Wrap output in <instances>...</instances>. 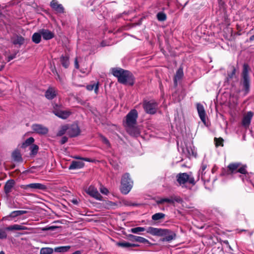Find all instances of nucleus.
Returning <instances> with one entry per match:
<instances>
[{
	"mask_svg": "<svg viewBox=\"0 0 254 254\" xmlns=\"http://www.w3.org/2000/svg\"><path fill=\"white\" fill-rule=\"evenodd\" d=\"M157 17L159 21H163L166 19L167 16L164 13L160 12L157 14Z\"/></svg>",
	"mask_w": 254,
	"mask_h": 254,
	"instance_id": "obj_42",
	"label": "nucleus"
},
{
	"mask_svg": "<svg viewBox=\"0 0 254 254\" xmlns=\"http://www.w3.org/2000/svg\"><path fill=\"white\" fill-rule=\"evenodd\" d=\"M128 237L129 238V239L132 241L138 242L143 244L149 243V241L148 240L141 237L136 236L131 234L129 235Z\"/></svg>",
	"mask_w": 254,
	"mask_h": 254,
	"instance_id": "obj_21",
	"label": "nucleus"
},
{
	"mask_svg": "<svg viewBox=\"0 0 254 254\" xmlns=\"http://www.w3.org/2000/svg\"><path fill=\"white\" fill-rule=\"evenodd\" d=\"M84 163L81 161H73L68 168L69 170L80 169L83 167Z\"/></svg>",
	"mask_w": 254,
	"mask_h": 254,
	"instance_id": "obj_22",
	"label": "nucleus"
},
{
	"mask_svg": "<svg viewBox=\"0 0 254 254\" xmlns=\"http://www.w3.org/2000/svg\"><path fill=\"white\" fill-rule=\"evenodd\" d=\"M67 133L71 137L76 136L80 133L79 127L77 125H72L70 127H68Z\"/></svg>",
	"mask_w": 254,
	"mask_h": 254,
	"instance_id": "obj_15",
	"label": "nucleus"
},
{
	"mask_svg": "<svg viewBox=\"0 0 254 254\" xmlns=\"http://www.w3.org/2000/svg\"><path fill=\"white\" fill-rule=\"evenodd\" d=\"M183 75L184 73L183 69L181 68H179L177 71L176 75L174 77V82L176 84V85H177V80L181 79L183 76Z\"/></svg>",
	"mask_w": 254,
	"mask_h": 254,
	"instance_id": "obj_31",
	"label": "nucleus"
},
{
	"mask_svg": "<svg viewBox=\"0 0 254 254\" xmlns=\"http://www.w3.org/2000/svg\"><path fill=\"white\" fill-rule=\"evenodd\" d=\"M54 252L52 248H43L40 250V254H52Z\"/></svg>",
	"mask_w": 254,
	"mask_h": 254,
	"instance_id": "obj_39",
	"label": "nucleus"
},
{
	"mask_svg": "<svg viewBox=\"0 0 254 254\" xmlns=\"http://www.w3.org/2000/svg\"><path fill=\"white\" fill-rule=\"evenodd\" d=\"M86 192L91 196L95 198V199L101 200L102 196L99 193L97 189L94 187L90 186L85 190Z\"/></svg>",
	"mask_w": 254,
	"mask_h": 254,
	"instance_id": "obj_9",
	"label": "nucleus"
},
{
	"mask_svg": "<svg viewBox=\"0 0 254 254\" xmlns=\"http://www.w3.org/2000/svg\"><path fill=\"white\" fill-rule=\"evenodd\" d=\"M101 140L102 141L103 143L107 145L108 146H110V144L107 138H106L105 136L101 135L100 136Z\"/></svg>",
	"mask_w": 254,
	"mask_h": 254,
	"instance_id": "obj_45",
	"label": "nucleus"
},
{
	"mask_svg": "<svg viewBox=\"0 0 254 254\" xmlns=\"http://www.w3.org/2000/svg\"><path fill=\"white\" fill-rule=\"evenodd\" d=\"M34 141V139L32 137H30L27 138L25 141L22 144V147L23 148H26L28 146L32 145V143Z\"/></svg>",
	"mask_w": 254,
	"mask_h": 254,
	"instance_id": "obj_37",
	"label": "nucleus"
},
{
	"mask_svg": "<svg viewBox=\"0 0 254 254\" xmlns=\"http://www.w3.org/2000/svg\"><path fill=\"white\" fill-rule=\"evenodd\" d=\"M31 128L34 132L40 135L46 134L49 131L48 128L41 124H33L31 126Z\"/></svg>",
	"mask_w": 254,
	"mask_h": 254,
	"instance_id": "obj_7",
	"label": "nucleus"
},
{
	"mask_svg": "<svg viewBox=\"0 0 254 254\" xmlns=\"http://www.w3.org/2000/svg\"><path fill=\"white\" fill-rule=\"evenodd\" d=\"M76 159H81L82 160L86 161H89V159L87 158H79V157H76Z\"/></svg>",
	"mask_w": 254,
	"mask_h": 254,
	"instance_id": "obj_56",
	"label": "nucleus"
},
{
	"mask_svg": "<svg viewBox=\"0 0 254 254\" xmlns=\"http://www.w3.org/2000/svg\"><path fill=\"white\" fill-rule=\"evenodd\" d=\"M39 147L36 144H32L30 147V150L31 151V155H35L38 151Z\"/></svg>",
	"mask_w": 254,
	"mask_h": 254,
	"instance_id": "obj_38",
	"label": "nucleus"
},
{
	"mask_svg": "<svg viewBox=\"0 0 254 254\" xmlns=\"http://www.w3.org/2000/svg\"><path fill=\"white\" fill-rule=\"evenodd\" d=\"M40 33H41L43 39L46 40L51 39L54 37V33L48 29H41Z\"/></svg>",
	"mask_w": 254,
	"mask_h": 254,
	"instance_id": "obj_19",
	"label": "nucleus"
},
{
	"mask_svg": "<svg viewBox=\"0 0 254 254\" xmlns=\"http://www.w3.org/2000/svg\"><path fill=\"white\" fill-rule=\"evenodd\" d=\"M250 40L252 41V40H254V35H252L251 37H250Z\"/></svg>",
	"mask_w": 254,
	"mask_h": 254,
	"instance_id": "obj_59",
	"label": "nucleus"
},
{
	"mask_svg": "<svg viewBox=\"0 0 254 254\" xmlns=\"http://www.w3.org/2000/svg\"><path fill=\"white\" fill-rule=\"evenodd\" d=\"M136 125H133L126 127L127 132L132 136H137L140 134L139 129Z\"/></svg>",
	"mask_w": 254,
	"mask_h": 254,
	"instance_id": "obj_14",
	"label": "nucleus"
},
{
	"mask_svg": "<svg viewBox=\"0 0 254 254\" xmlns=\"http://www.w3.org/2000/svg\"><path fill=\"white\" fill-rule=\"evenodd\" d=\"M241 165L240 163H230L227 167V174L228 175H232L238 172V169Z\"/></svg>",
	"mask_w": 254,
	"mask_h": 254,
	"instance_id": "obj_16",
	"label": "nucleus"
},
{
	"mask_svg": "<svg viewBox=\"0 0 254 254\" xmlns=\"http://www.w3.org/2000/svg\"><path fill=\"white\" fill-rule=\"evenodd\" d=\"M2 15V13L0 11V17Z\"/></svg>",
	"mask_w": 254,
	"mask_h": 254,
	"instance_id": "obj_61",
	"label": "nucleus"
},
{
	"mask_svg": "<svg viewBox=\"0 0 254 254\" xmlns=\"http://www.w3.org/2000/svg\"><path fill=\"white\" fill-rule=\"evenodd\" d=\"M249 65L244 64L242 74V78L241 84L243 86L245 92L247 93L250 90V78L249 75Z\"/></svg>",
	"mask_w": 254,
	"mask_h": 254,
	"instance_id": "obj_4",
	"label": "nucleus"
},
{
	"mask_svg": "<svg viewBox=\"0 0 254 254\" xmlns=\"http://www.w3.org/2000/svg\"><path fill=\"white\" fill-rule=\"evenodd\" d=\"M28 212L25 210H16L11 212L8 217L13 218L17 216L27 213Z\"/></svg>",
	"mask_w": 254,
	"mask_h": 254,
	"instance_id": "obj_29",
	"label": "nucleus"
},
{
	"mask_svg": "<svg viewBox=\"0 0 254 254\" xmlns=\"http://www.w3.org/2000/svg\"><path fill=\"white\" fill-rule=\"evenodd\" d=\"M144 231H145V228L143 227H135V228H131L130 229V232H132V233H134V234H137V233H139L140 232H143Z\"/></svg>",
	"mask_w": 254,
	"mask_h": 254,
	"instance_id": "obj_41",
	"label": "nucleus"
},
{
	"mask_svg": "<svg viewBox=\"0 0 254 254\" xmlns=\"http://www.w3.org/2000/svg\"><path fill=\"white\" fill-rule=\"evenodd\" d=\"M117 245L119 247H122V248H130V247H136L138 245L134 244H131L128 242H119L117 244Z\"/></svg>",
	"mask_w": 254,
	"mask_h": 254,
	"instance_id": "obj_32",
	"label": "nucleus"
},
{
	"mask_svg": "<svg viewBox=\"0 0 254 254\" xmlns=\"http://www.w3.org/2000/svg\"><path fill=\"white\" fill-rule=\"evenodd\" d=\"M133 181L131 180L128 173L125 174L122 178L121 191L122 193L127 194L131 190Z\"/></svg>",
	"mask_w": 254,
	"mask_h": 254,
	"instance_id": "obj_2",
	"label": "nucleus"
},
{
	"mask_svg": "<svg viewBox=\"0 0 254 254\" xmlns=\"http://www.w3.org/2000/svg\"><path fill=\"white\" fill-rule=\"evenodd\" d=\"M74 65H75V67L76 68H77V69L79 68V64H78V63L77 58H76L75 59V61H74Z\"/></svg>",
	"mask_w": 254,
	"mask_h": 254,
	"instance_id": "obj_54",
	"label": "nucleus"
},
{
	"mask_svg": "<svg viewBox=\"0 0 254 254\" xmlns=\"http://www.w3.org/2000/svg\"><path fill=\"white\" fill-rule=\"evenodd\" d=\"M50 6L57 13H64V8L62 4L58 3L56 0H52L50 2Z\"/></svg>",
	"mask_w": 254,
	"mask_h": 254,
	"instance_id": "obj_13",
	"label": "nucleus"
},
{
	"mask_svg": "<svg viewBox=\"0 0 254 254\" xmlns=\"http://www.w3.org/2000/svg\"><path fill=\"white\" fill-rule=\"evenodd\" d=\"M55 70H57L56 68L54 67V68H53L52 69V71L53 72V73L55 74V75H56V73H55Z\"/></svg>",
	"mask_w": 254,
	"mask_h": 254,
	"instance_id": "obj_57",
	"label": "nucleus"
},
{
	"mask_svg": "<svg viewBox=\"0 0 254 254\" xmlns=\"http://www.w3.org/2000/svg\"><path fill=\"white\" fill-rule=\"evenodd\" d=\"M177 181L182 188L185 187V184L189 183L194 185L195 182L193 177L187 173H180L176 176Z\"/></svg>",
	"mask_w": 254,
	"mask_h": 254,
	"instance_id": "obj_3",
	"label": "nucleus"
},
{
	"mask_svg": "<svg viewBox=\"0 0 254 254\" xmlns=\"http://www.w3.org/2000/svg\"><path fill=\"white\" fill-rule=\"evenodd\" d=\"M214 141L215 143V145L216 147H218L219 146H223V141L224 140L222 138L219 137V138H214Z\"/></svg>",
	"mask_w": 254,
	"mask_h": 254,
	"instance_id": "obj_40",
	"label": "nucleus"
},
{
	"mask_svg": "<svg viewBox=\"0 0 254 254\" xmlns=\"http://www.w3.org/2000/svg\"><path fill=\"white\" fill-rule=\"evenodd\" d=\"M56 96V91L52 87L49 88L45 93V97L48 99H53Z\"/></svg>",
	"mask_w": 254,
	"mask_h": 254,
	"instance_id": "obj_24",
	"label": "nucleus"
},
{
	"mask_svg": "<svg viewBox=\"0 0 254 254\" xmlns=\"http://www.w3.org/2000/svg\"><path fill=\"white\" fill-rule=\"evenodd\" d=\"M55 73H56V75H57L56 79H59L60 80V81L62 82V78L61 77L60 75L59 74V73H58V72H57V70H55Z\"/></svg>",
	"mask_w": 254,
	"mask_h": 254,
	"instance_id": "obj_53",
	"label": "nucleus"
},
{
	"mask_svg": "<svg viewBox=\"0 0 254 254\" xmlns=\"http://www.w3.org/2000/svg\"><path fill=\"white\" fill-rule=\"evenodd\" d=\"M7 237V234L4 230L0 229V239H5Z\"/></svg>",
	"mask_w": 254,
	"mask_h": 254,
	"instance_id": "obj_47",
	"label": "nucleus"
},
{
	"mask_svg": "<svg viewBox=\"0 0 254 254\" xmlns=\"http://www.w3.org/2000/svg\"><path fill=\"white\" fill-rule=\"evenodd\" d=\"M0 254H4V253L3 251H1Z\"/></svg>",
	"mask_w": 254,
	"mask_h": 254,
	"instance_id": "obj_60",
	"label": "nucleus"
},
{
	"mask_svg": "<svg viewBox=\"0 0 254 254\" xmlns=\"http://www.w3.org/2000/svg\"><path fill=\"white\" fill-rule=\"evenodd\" d=\"M53 112L56 116L63 119H67L71 114L69 111L60 110L57 105L54 107Z\"/></svg>",
	"mask_w": 254,
	"mask_h": 254,
	"instance_id": "obj_8",
	"label": "nucleus"
},
{
	"mask_svg": "<svg viewBox=\"0 0 254 254\" xmlns=\"http://www.w3.org/2000/svg\"><path fill=\"white\" fill-rule=\"evenodd\" d=\"M13 160L16 162L22 161V159L20 152L18 150H15L12 154Z\"/></svg>",
	"mask_w": 254,
	"mask_h": 254,
	"instance_id": "obj_28",
	"label": "nucleus"
},
{
	"mask_svg": "<svg viewBox=\"0 0 254 254\" xmlns=\"http://www.w3.org/2000/svg\"><path fill=\"white\" fill-rule=\"evenodd\" d=\"M143 107L146 113L154 114L158 108V104L154 101H145L143 103Z\"/></svg>",
	"mask_w": 254,
	"mask_h": 254,
	"instance_id": "obj_5",
	"label": "nucleus"
},
{
	"mask_svg": "<svg viewBox=\"0 0 254 254\" xmlns=\"http://www.w3.org/2000/svg\"><path fill=\"white\" fill-rule=\"evenodd\" d=\"M206 168H207V165L205 164H204L203 163H202V165L201 166V169L199 171L201 172V174H203V172L204 171V170L206 169Z\"/></svg>",
	"mask_w": 254,
	"mask_h": 254,
	"instance_id": "obj_49",
	"label": "nucleus"
},
{
	"mask_svg": "<svg viewBox=\"0 0 254 254\" xmlns=\"http://www.w3.org/2000/svg\"><path fill=\"white\" fill-rule=\"evenodd\" d=\"M68 128V127L67 125L62 126L57 133V136H61L64 135L67 131Z\"/></svg>",
	"mask_w": 254,
	"mask_h": 254,
	"instance_id": "obj_36",
	"label": "nucleus"
},
{
	"mask_svg": "<svg viewBox=\"0 0 254 254\" xmlns=\"http://www.w3.org/2000/svg\"><path fill=\"white\" fill-rule=\"evenodd\" d=\"M25 41L24 38L20 35H16L12 38V43L14 45H22Z\"/></svg>",
	"mask_w": 254,
	"mask_h": 254,
	"instance_id": "obj_23",
	"label": "nucleus"
},
{
	"mask_svg": "<svg viewBox=\"0 0 254 254\" xmlns=\"http://www.w3.org/2000/svg\"><path fill=\"white\" fill-rule=\"evenodd\" d=\"M253 116V113L252 112H249L246 115L244 116L242 121V124L244 126L247 127L249 126Z\"/></svg>",
	"mask_w": 254,
	"mask_h": 254,
	"instance_id": "obj_20",
	"label": "nucleus"
},
{
	"mask_svg": "<svg viewBox=\"0 0 254 254\" xmlns=\"http://www.w3.org/2000/svg\"><path fill=\"white\" fill-rule=\"evenodd\" d=\"M15 57H16V54L10 55L8 57L7 62H10L11 60H12L13 59H14L15 58Z\"/></svg>",
	"mask_w": 254,
	"mask_h": 254,
	"instance_id": "obj_52",
	"label": "nucleus"
},
{
	"mask_svg": "<svg viewBox=\"0 0 254 254\" xmlns=\"http://www.w3.org/2000/svg\"><path fill=\"white\" fill-rule=\"evenodd\" d=\"M27 228L26 227L20 225L14 224L13 225L9 226L5 228V230L8 231L12 230H27Z\"/></svg>",
	"mask_w": 254,
	"mask_h": 254,
	"instance_id": "obj_25",
	"label": "nucleus"
},
{
	"mask_svg": "<svg viewBox=\"0 0 254 254\" xmlns=\"http://www.w3.org/2000/svg\"><path fill=\"white\" fill-rule=\"evenodd\" d=\"M147 232L153 235L159 236H163V234H165L163 233L164 229L151 227L148 228Z\"/></svg>",
	"mask_w": 254,
	"mask_h": 254,
	"instance_id": "obj_18",
	"label": "nucleus"
},
{
	"mask_svg": "<svg viewBox=\"0 0 254 254\" xmlns=\"http://www.w3.org/2000/svg\"><path fill=\"white\" fill-rule=\"evenodd\" d=\"M232 72L228 74V79H232L236 73V69L234 66H232L231 67Z\"/></svg>",
	"mask_w": 254,
	"mask_h": 254,
	"instance_id": "obj_44",
	"label": "nucleus"
},
{
	"mask_svg": "<svg viewBox=\"0 0 254 254\" xmlns=\"http://www.w3.org/2000/svg\"><path fill=\"white\" fill-rule=\"evenodd\" d=\"M174 202V201H176L177 202H181L182 201V199L181 198H180V197H177V196H175L174 197V198L173 199Z\"/></svg>",
	"mask_w": 254,
	"mask_h": 254,
	"instance_id": "obj_51",
	"label": "nucleus"
},
{
	"mask_svg": "<svg viewBox=\"0 0 254 254\" xmlns=\"http://www.w3.org/2000/svg\"><path fill=\"white\" fill-rule=\"evenodd\" d=\"M163 236H165L164 238L160 239V241L162 242H171V241L175 240L176 238V234L171 230L168 229H164Z\"/></svg>",
	"mask_w": 254,
	"mask_h": 254,
	"instance_id": "obj_10",
	"label": "nucleus"
},
{
	"mask_svg": "<svg viewBox=\"0 0 254 254\" xmlns=\"http://www.w3.org/2000/svg\"><path fill=\"white\" fill-rule=\"evenodd\" d=\"M112 73L118 78V82L123 84L133 85L134 82V78L132 74L128 70L121 68H113Z\"/></svg>",
	"mask_w": 254,
	"mask_h": 254,
	"instance_id": "obj_1",
	"label": "nucleus"
},
{
	"mask_svg": "<svg viewBox=\"0 0 254 254\" xmlns=\"http://www.w3.org/2000/svg\"><path fill=\"white\" fill-rule=\"evenodd\" d=\"M60 62L62 65L67 68L69 65V58L67 56L62 55L60 58Z\"/></svg>",
	"mask_w": 254,
	"mask_h": 254,
	"instance_id": "obj_26",
	"label": "nucleus"
},
{
	"mask_svg": "<svg viewBox=\"0 0 254 254\" xmlns=\"http://www.w3.org/2000/svg\"><path fill=\"white\" fill-rule=\"evenodd\" d=\"M197 107V112L199 115V117L201 120V121L203 122V123L206 125V113L204 108L203 106L200 104L197 103L196 105Z\"/></svg>",
	"mask_w": 254,
	"mask_h": 254,
	"instance_id": "obj_12",
	"label": "nucleus"
},
{
	"mask_svg": "<svg viewBox=\"0 0 254 254\" xmlns=\"http://www.w3.org/2000/svg\"><path fill=\"white\" fill-rule=\"evenodd\" d=\"M21 188L24 190L31 189L33 190H45L47 189V187L45 185L40 183H32L27 185H23Z\"/></svg>",
	"mask_w": 254,
	"mask_h": 254,
	"instance_id": "obj_11",
	"label": "nucleus"
},
{
	"mask_svg": "<svg viewBox=\"0 0 254 254\" xmlns=\"http://www.w3.org/2000/svg\"><path fill=\"white\" fill-rule=\"evenodd\" d=\"M100 191L101 192L104 194H107L109 193V191L108 189L104 187L103 186H101L100 188Z\"/></svg>",
	"mask_w": 254,
	"mask_h": 254,
	"instance_id": "obj_46",
	"label": "nucleus"
},
{
	"mask_svg": "<svg viewBox=\"0 0 254 254\" xmlns=\"http://www.w3.org/2000/svg\"><path fill=\"white\" fill-rule=\"evenodd\" d=\"M246 165H242V166H240L239 168L238 169V172L239 173H240L242 174H247L248 173V172L246 170Z\"/></svg>",
	"mask_w": 254,
	"mask_h": 254,
	"instance_id": "obj_43",
	"label": "nucleus"
},
{
	"mask_svg": "<svg viewBox=\"0 0 254 254\" xmlns=\"http://www.w3.org/2000/svg\"><path fill=\"white\" fill-rule=\"evenodd\" d=\"M68 138L66 136H63L60 141L61 144H64L67 141Z\"/></svg>",
	"mask_w": 254,
	"mask_h": 254,
	"instance_id": "obj_50",
	"label": "nucleus"
},
{
	"mask_svg": "<svg viewBox=\"0 0 254 254\" xmlns=\"http://www.w3.org/2000/svg\"><path fill=\"white\" fill-rule=\"evenodd\" d=\"M165 217V214L163 213H156L152 216V219L154 221H158L163 219Z\"/></svg>",
	"mask_w": 254,
	"mask_h": 254,
	"instance_id": "obj_34",
	"label": "nucleus"
},
{
	"mask_svg": "<svg viewBox=\"0 0 254 254\" xmlns=\"http://www.w3.org/2000/svg\"><path fill=\"white\" fill-rule=\"evenodd\" d=\"M15 183L13 180H9L7 181L4 187V190L7 196L9 195L10 192H11L12 189L14 187Z\"/></svg>",
	"mask_w": 254,
	"mask_h": 254,
	"instance_id": "obj_17",
	"label": "nucleus"
},
{
	"mask_svg": "<svg viewBox=\"0 0 254 254\" xmlns=\"http://www.w3.org/2000/svg\"><path fill=\"white\" fill-rule=\"evenodd\" d=\"M99 88V82L97 83H91L90 84L86 86V89L89 91H92L94 90V92L96 94L98 92Z\"/></svg>",
	"mask_w": 254,
	"mask_h": 254,
	"instance_id": "obj_27",
	"label": "nucleus"
},
{
	"mask_svg": "<svg viewBox=\"0 0 254 254\" xmlns=\"http://www.w3.org/2000/svg\"><path fill=\"white\" fill-rule=\"evenodd\" d=\"M125 205L127 206H138L140 205V204L132 203L130 201H127L125 203Z\"/></svg>",
	"mask_w": 254,
	"mask_h": 254,
	"instance_id": "obj_48",
	"label": "nucleus"
},
{
	"mask_svg": "<svg viewBox=\"0 0 254 254\" xmlns=\"http://www.w3.org/2000/svg\"><path fill=\"white\" fill-rule=\"evenodd\" d=\"M156 203L157 204H163L165 202L169 203H173L174 201L173 200V198H160L159 199H158L156 200Z\"/></svg>",
	"mask_w": 254,
	"mask_h": 254,
	"instance_id": "obj_35",
	"label": "nucleus"
},
{
	"mask_svg": "<svg viewBox=\"0 0 254 254\" xmlns=\"http://www.w3.org/2000/svg\"><path fill=\"white\" fill-rule=\"evenodd\" d=\"M70 246H61L59 247H56L54 249V251L57 253H64L68 251L70 249Z\"/></svg>",
	"mask_w": 254,
	"mask_h": 254,
	"instance_id": "obj_33",
	"label": "nucleus"
},
{
	"mask_svg": "<svg viewBox=\"0 0 254 254\" xmlns=\"http://www.w3.org/2000/svg\"><path fill=\"white\" fill-rule=\"evenodd\" d=\"M72 202L74 203V204H77V200H76V199H73L72 200Z\"/></svg>",
	"mask_w": 254,
	"mask_h": 254,
	"instance_id": "obj_58",
	"label": "nucleus"
},
{
	"mask_svg": "<svg viewBox=\"0 0 254 254\" xmlns=\"http://www.w3.org/2000/svg\"><path fill=\"white\" fill-rule=\"evenodd\" d=\"M42 34L40 33V30L39 31V32L34 33L32 36V41L38 44L40 42L41 39Z\"/></svg>",
	"mask_w": 254,
	"mask_h": 254,
	"instance_id": "obj_30",
	"label": "nucleus"
},
{
	"mask_svg": "<svg viewBox=\"0 0 254 254\" xmlns=\"http://www.w3.org/2000/svg\"><path fill=\"white\" fill-rule=\"evenodd\" d=\"M138 113L136 110H131L126 116V122L125 123V127L130 126L133 125H136Z\"/></svg>",
	"mask_w": 254,
	"mask_h": 254,
	"instance_id": "obj_6",
	"label": "nucleus"
},
{
	"mask_svg": "<svg viewBox=\"0 0 254 254\" xmlns=\"http://www.w3.org/2000/svg\"><path fill=\"white\" fill-rule=\"evenodd\" d=\"M56 227H54V226H51V227H50L49 228H46L45 230H54V229H55Z\"/></svg>",
	"mask_w": 254,
	"mask_h": 254,
	"instance_id": "obj_55",
	"label": "nucleus"
}]
</instances>
